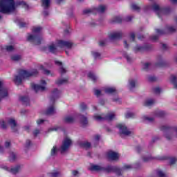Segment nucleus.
<instances>
[{
	"instance_id": "18",
	"label": "nucleus",
	"mask_w": 177,
	"mask_h": 177,
	"mask_svg": "<svg viewBox=\"0 0 177 177\" xmlns=\"http://www.w3.org/2000/svg\"><path fill=\"white\" fill-rule=\"evenodd\" d=\"M107 158L109 160H111L112 161H116V160H118V153L113 151H110L107 153L106 154Z\"/></svg>"
},
{
	"instance_id": "36",
	"label": "nucleus",
	"mask_w": 177,
	"mask_h": 177,
	"mask_svg": "<svg viewBox=\"0 0 177 177\" xmlns=\"http://www.w3.org/2000/svg\"><path fill=\"white\" fill-rule=\"evenodd\" d=\"M80 147H84V149H89L91 147V142H84L80 143Z\"/></svg>"
},
{
	"instance_id": "55",
	"label": "nucleus",
	"mask_w": 177,
	"mask_h": 177,
	"mask_svg": "<svg viewBox=\"0 0 177 177\" xmlns=\"http://www.w3.org/2000/svg\"><path fill=\"white\" fill-rule=\"evenodd\" d=\"M93 56L94 57L95 59H99V57H100V53L97 52H93Z\"/></svg>"
},
{
	"instance_id": "13",
	"label": "nucleus",
	"mask_w": 177,
	"mask_h": 177,
	"mask_svg": "<svg viewBox=\"0 0 177 177\" xmlns=\"http://www.w3.org/2000/svg\"><path fill=\"white\" fill-rule=\"evenodd\" d=\"M71 146V140L69 138H66L62 145L61 146V153H64V151H67L68 150V147Z\"/></svg>"
},
{
	"instance_id": "48",
	"label": "nucleus",
	"mask_w": 177,
	"mask_h": 177,
	"mask_svg": "<svg viewBox=\"0 0 177 177\" xmlns=\"http://www.w3.org/2000/svg\"><path fill=\"white\" fill-rule=\"evenodd\" d=\"M157 176L158 177H167V175H165V174H164V172H162L161 170H158L157 171Z\"/></svg>"
},
{
	"instance_id": "24",
	"label": "nucleus",
	"mask_w": 177,
	"mask_h": 177,
	"mask_svg": "<svg viewBox=\"0 0 177 177\" xmlns=\"http://www.w3.org/2000/svg\"><path fill=\"white\" fill-rule=\"evenodd\" d=\"M41 6L44 9H48L50 6V0H41Z\"/></svg>"
},
{
	"instance_id": "2",
	"label": "nucleus",
	"mask_w": 177,
	"mask_h": 177,
	"mask_svg": "<svg viewBox=\"0 0 177 177\" xmlns=\"http://www.w3.org/2000/svg\"><path fill=\"white\" fill-rule=\"evenodd\" d=\"M90 170L96 171L97 172L102 171V172H106V174H111V172H113L114 174H116L118 176H121L122 171L121 169L118 168V167L113 166L111 165H109L106 167H103L97 165H93L91 167Z\"/></svg>"
},
{
	"instance_id": "62",
	"label": "nucleus",
	"mask_w": 177,
	"mask_h": 177,
	"mask_svg": "<svg viewBox=\"0 0 177 177\" xmlns=\"http://www.w3.org/2000/svg\"><path fill=\"white\" fill-rule=\"evenodd\" d=\"M60 129L59 127H53L48 129L49 132H52L53 131H58Z\"/></svg>"
},
{
	"instance_id": "47",
	"label": "nucleus",
	"mask_w": 177,
	"mask_h": 177,
	"mask_svg": "<svg viewBox=\"0 0 177 177\" xmlns=\"http://www.w3.org/2000/svg\"><path fill=\"white\" fill-rule=\"evenodd\" d=\"M80 109L82 111H85L88 109V106L85 104V103L82 102L80 104Z\"/></svg>"
},
{
	"instance_id": "7",
	"label": "nucleus",
	"mask_w": 177,
	"mask_h": 177,
	"mask_svg": "<svg viewBox=\"0 0 177 177\" xmlns=\"http://www.w3.org/2000/svg\"><path fill=\"white\" fill-rule=\"evenodd\" d=\"M160 131L165 133V136L167 140H171L174 138V133L172 132V128L168 126H162L160 127Z\"/></svg>"
},
{
	"instance_id": "4",
	"label": "nucleus",
	"mask_w": 177,
	"mask_h": 177,
	"mask_svg": "<svg viewBox=\"0 0 177 177\" xmlns=\"http://www.w3.org/2000/svg\"><path fill=\"white\" fill-rule=\"evenodd\" d=\"M41 31H42V27H33L32 29V32L35 35H29L27 38V41H29L30 42H34L35 45H41L42 42Z\"/></svg>"
},
{
	"instance_id": "58",
	"label": "nucleus",
	"mask_w": 177,
	"mask_h": 177,
	"mask_svg": "<svg viewBox=\"0 0 177 177\" xmlns=\"http://www.w3.org/2000/svg\"><path fill=\"white\" fill-rule=\"evenodd\" d=\"M95 95L97 97H99L100 95H102V91L100 90L95 89Z\"/></svg>"
},
{
	"instance_id": "34",
	"label": "nucleus",
	"mask_w": 177,
	"mask_h": 177,
	"mask_svg": "<svg viewBox=\"0 0 177 177\" xmlns=\"http://www.w3.org/2000/svg\"><path fill=\"white\" fill-rule=\"evenodd\" d=\"M88 77L93 82H96V80L97 79L95 74L92 72H89L88 74Z\"/></svg>"
},
{
	"instance_id": "1",
	"label": "nucleus",
	"mask_w": 177,
	"mask_h": 177,
	"mask_svg": "<svg viewBox=\"0 0 177 177\" xmlns=\"http://www.w3.org/2000/svg\"><path fill=\"white\" fill-rule=\"evenodd\" d=\"M16 10L15 0H0V13L10 15Z\"/></svg>"
},
{
	"instance_id": "5",
	"label": "nucleus",
	"mask_w": 177,
	"mask_h": 177,
	"mask_svg": "<svg viewBox=\"0 0 177 177\" xmlns=\"http://www.w3.org/2000/svg\"><path fill=\"white\" fill-rule=\"evenodd\" d=\"M152 8L153 10L156 12L157 16L159 18H161V15H169L172 9L171 7H165L160 8V6L157 5L156 3L151 6H147L145 9L149 10Z\"/></svg>"
},
{
	"instance_id": "39",
	"label": "nucleus",
	"mask_w": 177,
	"mask_h": 177,
	"mask_svg": "<svg viewBox=\"0 0 177 177\" xmlns=\"http://www.w3.org/2000/svg\"><path fill=\"white\" fill-rule=\"evenodd\" d=\"M165 111H158L156 112V117L162 118L165 116Z\"/></svg>"
},
{
	"instance_id": "22",
	"label": "nucleus",
	"mask_w": 177,
	"mask_h": 177,
	"mask_svg": "<svg viewBox=\"0 0 177 177\" xmlns=\"http://www.w3.org/2000/svg\"><path fill=\"white\" fill-rule=\"evenodd\" d=\"M19 100L24 104L25 106H30V98L27 96H21L19 97Z\"/></svg>"
},
{
	"instance_id": "28",
	"label": "nucleus",
	"mask_w": 177,
	"mask_h": 177,
	"mask_svg": "<svg viewBox=\"0 0 177 177\" xmlns=\"http://www.w3.org/2000/svg\"><path fill=\"white\" fill-rule=\"evenodd\" d=\"M80 122L83 127H85V125H88V118L84 115H81L80 118Z\"/></svg>"
},
{
	"instance_id": "21",
	"label": "nucleus",
	"mask_w": 177,
	"mask_h": 177,
	"mask_svg": "<svg viewBox=\"0 0 177 177\" xmlns=\"http://www.w3.org/2000/svg\"><path fill=\"white\" fill-rule=\"evenodd\" d=\"M0 95L1 97H6L8 96V90L2 87V82L0 81ZM1 102V98H0Z\"/></svg>"
},
{
	"instance_id": "33",
	"label": "nucleus",
	"mask_w": 177,
	"mask_h": 177,
	"mask_svg": "<svg viewBox=\"0 0 177 177\" xmlns=\"http://www.w3.org/2000/svg\"><path fill=\"white\" fill-rule=\"evenodd\" d=\"M153 104H154V100L153 99L148 100L144 103V106L146 107H150V106H153Z\"/></svg>"
},
{
	"instance_id": "60",
	"label": "nucleus",
	"mask_w": 177,
	"mask_h": 177,
	"mask_svg": "<svg viewBox=\"0 0 177 177\" xmlns=\"http://www.w3.org/2000/svg\"><path fill=\"white\" fill-rule=\"evenodd\" d=\"M72 175L73 176H78V175H80V171H78L77 170H73Z\"/></svg>"
},
{
	"instance_id": "31",
	"label": "nucleus",
	"mask_w": 177,
	"mask_h": 177,
	"mask_svg": "<svg viewBox=\"0 0 177 177\" xmlns=\"http://www.w3.org/2000/svg\"><path fill=\"white\" fill-rule=\"evenodd\" d=\"M111 23L121 24L122 23V18H121V17L116 16L111 20Z\"/></svg>"
},
{
	"instance_id": "40",
	"label": "nucleus",
	"mask_w": 177,
	"mask_h": 177,
	"mask_svg": "<svg viewBox=\"0 0 177 177\" xmlns=\"http://www.w3.org/2000/svg\"><path fill=\"white\" fill-rule=\"evenodd\" d=\"M20 59H21V57L17 55H15L11 57V60H13V62H19Z\"/></svg>"
},
{
	"instance_id": "59",
	"label": "nucleus",
	"mask_w": 177,
	"mask_h": 177,
	"mask_svg": "<svg viewBox=\"0 0 177 177\" xmlns=\"http://www.w3.org/2000/svg\"><path fill=\"white\" fill-rule=\"evenodd\" d=\"M154 93H160L161 92V88L160 87H156L153 88Z\"/></svg>"
},
{
	"instance_id": "32",
	"label": "nucleus",
	"mask_w": 177,
	"mask_h": 177,
	"mask_svg": "<svg viewBox=\"0 0 177 177\" xmlns=\"http://www.w3.org/2000/svg\"><path fill=\"white\" fill-rule=\"evenodd\" d=\"M19 171H20V165H17L14 168H11L10 172H11V174H13L14 175H16V174H17Z\"/></svg>"
},
{
	"instance_id": "9",
	"label": "nucleus",
	"mask_w": 177,
	"mask_h": 177,
	"mask_svg": "<svg viewBox=\"0 0 177 177\" xmlns=\"http://www.w3.org/2000/svg\"><path fill=\"white\" fill-rule=\"evenodd\" d=\"M176 29L174 26H167L165 29H156V32L158 35H165L166 34H170L171 32H175Z\"/></svg>"
},
{
	"instance_id": "6",
	"label": "nucleus",
	"mask_w": 177,
	"mask_h": 177,
	"mask_svg": "<svg viewBox=\"0 0 177 177\" xmlns=\"http://www.w3.org/2000/svg\"><path fill=\"white\" fill-rule=\"evenodd\" d=\"M106 11V6L103 5H100L98 8H92L88 9H85L83 10V15H89L92 13L95 15V13H104Z\"/></svg>"
},
{
	"instance_id": "49",
	"label": "nucleus",
	"mask_w": 177,
	"mask_h": 177,
	"mask_svg": "<svg viewBox=\"0 0 177 177\" xmlns=\"http://www.w3.org/2000/svg\"><path fill=\"white\" fill-rule=\"evenodd\" d=\"M148 81L149 82H155V81H157V77H156L155 76H149L148 77Z\"/></svg>"
},
{
	"instance_id": "52",
	"label": "nucleus",
	"mask_w": 177,
	"mask_h": 177,
	"mask_svg": "<svg viewBox=\"0 0 177 177\" xmlns=\"http://www.w3.org/2000/svg\"><path fill=\"white\" fill-rule=\"evenodd\" d=\"M125 169H132V166L131 165H124L122 167V170L125 171Z\"/></svg>"
},
{
	"instance_id": "44",
	"label": "nucleus",
	"mask_w": 177,
	"mask_h": 177,
	"mask_svg": "<svg viewBox=\"0 0 177 177\" xmlns=\"http://www.w3.org/2000/svg\"><path fill=\"white\" fill-rule=\"evenodd\" d=\"M123 56L126 59V60L128 62V63H131V62H132V58H131L129 57V55H128L127 53H124Z\"/></svg>"
},
{
	"instance_id": "12",
	"label": "nucleus",
	"mask_w": 177,
	"mask_h": 177,
	"mask_svg": "<svg viewBox=\"0 0 177 177\" xmlns=\"http://www.w3.org/2000/svg\"><path fill=\"white\" fill-rule=\"evenodd\" d=\"M156 158V160H158L159 161H164L165 160H169V165H174V164H175L176 162V158H171L167 156H158Z\"/></svg>"
},
{
	"instance_id": "57",
	"label": "nucleus",
	"mask_w": 177,
	"mask_h": 177,
	"mask_svg": "<svg viewBox=\"0 0 177 177\" xmlns=\"http://www.w3.org/2000/svg\"><path fill=\"white\" fill-rule=\"evenodd\" d=\"M149 67H150V63H145L144 64L143 70L147 71V70H149Z\"/></svg>"
},
{
	"instance_id": "30",
	"label": "nucleus",
	"mask_w": 177,
	"mask_h": 177,
	"mask_svg": "<svg viewBox=\"0 0 177 177\" xmlns=\"http://www.w3.org/2000/svg\"><path fill=\"white\" fill-rule=\"evenodd\" d=\"M68 81V79H59L55 82V84L57 85H63V84H67V82Z\"/></svg>"
},
{
	"instance_id": "16",
	"label": "nucleus",
	"mask_w": 177,
	"mask_h": 177,
	"mask_svg": "<svg viewBox=\"0 0 177 177\" xmlns=\"http://www.w3.org/2000/svg\"><path fill=\"white\" fill-rule=\"evenodd\" d=\"M59 95H60V92L57 88H55L52 92V95L50 98L51 103H55V100L56 99H59Z\"/></svg>"
},
{
	"instance_id": "64",
	"label": "nucleus",
	"mask_w": 177,
	"mask_h": 177,
	"mask_svg": "<svg viewBox=\"0 0 177 177\" xmlns=\"http://www.w3.org/2000/svg\"><path fill=\"white\" fill-rule=\"evenodd\" d=\"M33 135L35 137L38 136L39 135V129H35L33 132Z\"/></svg>"
},
{
	"instance_id": "61",
	"label": "nucleus",
	"mask_w": 177,
	"mask_h": 177,
	"mask_svg": "<svg viewBox=\"0 0 177 177\" xmlns=\"http://www.w3.org/2000/svg\"><path fill=\"white\" fill-rule=\"evenodd\" d=\"M150 39H151V41H157V39H158V35L151 36Z\"/></svg>"
},
{
	"instance_id": "63",
	"label": "nucleus",
	"mask_w": 177,
	"mask_h": 177,
	"mask_svg": "<svg viewBox=\"0 0 177 177\" xmlns=\"http://www.w3.org/2000/svg\"><path fill=\"white\" fill-rule=\"evenodd\" d=\"M133 19V16H127L126 18H125V21H131L132 19Z\"/></svg>"
},
{
	"instance_id": "15",
	"label": "nucleus",
	"mask_w": 177,
	"mask_h": 177,
	"mask_svg": "<svg viewBox=\"0 0 177 177\" xmlns=\"http://www.w3.org/2000/svg\"><path fill=\"white\" fill-rule=\"evenodd\" d=\"M122 38V32H115L109 34V39L111 41L114 39H121Z\"/></svg>"
},
{
	"instance_id": "42",
	"label": "nucleus",
	"mask_w": 177,
	"mask_h": 177,
	"mask_svg": "<svg viewBox=\"0 0 177 177\" xmlns=\"http://www.w3.org/2000/svg\"><path fill=\"white\" fill-rule=\"evenodd\" d=\"M131 9H132L133 10H136V12H140V7L138 6L137 4L133 3V4L131 5Z\"/></svg>"
},
{
	"instance_id": "17",
	"label": "nucleus",
	"mask_w": 177,
	"mask_h": 177,
	"mask_svg": "<svg viewBox=\"0 0 177 177\" xmlns=\"http://www.w3.org/2000/svg\"><path fill=\"white\" fill-rule=\"evenodd\" d=\"M158 62L155 64L156 67H167V62L162 60V57L161 55H158L157 57Z\"/></svg>"
},
{
	"instance_id": "11",
	"label": "nucleus",
	"mask_w": 177,
	"mask_h": 177,
	"mask_svg": "<svg viewBox=\"0 0 177 177\" xmlns=\"http://www.w3.org/2000/svg\"><path fill=\"white\" fill-rule=\"evenodd\" d=\"M153 49V46L149 44H146L144 46H137L134 48V52L136 53L138 52H149Z\"/></svg>"
},
{
	"instance_id": "27",
	"label": "nucleus",
	"mask_w": 177,
	"mask_h": 177,
	"mask_svg": "<svg viewBox=\"0 0 177 177\" xmlns=\"http://www.w3.org/2000/svg\"><path fill=\"white\" fill-rule=\"evenodd\" d=\"M171 83L174 85L175 89H177V78L176 76L172 75L171 76Z\"/></svg>"
},
{
	"instance_id": "14",
	"label": "nucleus",
	"mask_w": 177,
	"mask_h": 177,
	"mask_svg": "<svg viewBox=\"0 0 177 177\" xmlns=\"http://www.w3.org/2000/svg\"><path fill=\"white\" fill-rule=\"evenodd\" d=\"M57 45L59 48H67L68 49H71L73 47V43L64 40H59L57 41Z\"/></svg>"
},
{
	"instance_id": "45",
	"label": "nucleus",
	"mask_w": 177,
	"mask_h": 177,
	"mask_svg": "<svg viewBox=\"0 0 177 177\" xmlns=\"http://www.w3.org/2000/svg\"><path fill=\"white\" fill-rule=\"evenodd\" d=\"M48 175H50V177H59L60 176V172L55 171V172L50 173L48 174Z\"/></svg>"
},
{
	"instance_id": "20",
	"label": "nucleus",
	"mask_w": 177,
	"mask_h": 177,
	"mask_svg": "<svg viewBox=\"0 0 177 177\" xmlns=\"http://www.w3.org/2000/svg\"><path fill=\"white\" fill-rule=\"evenodd\" d=\"M8 124L10 125L12 132H17V123H16L15 119H10Z\"/></svg>"
},
{
	"instance_id": "46",
	"label": "nucleus",
	"mask_w": 177,
	"mask_h": 177,
	"mask_svg": "<svg viewBox=\"0 0 177 177\" xmlns=\"http://www.w3.org/2000/svg\"><path fill=\"white\" fill-rule=\"evenodd\" d=\"M41 70H43L44 73L46 74V75H49V74H50V71L45 69V68L44 67V66H40Z\"/></svg>"
},
{
	"instance_id": "35",
	"label": "nucleus",
	"mask_w": 177,
	"mask_h": 177,
	"mask_svg": "<svg viewBox=\"0 0 177 177\" xmlns=\"http://www.w3.org/2000/svg\"><path fill=\"white\" fill-rule=\"evenodd\" d=\"M48 49L51 53H56V52H57V48L55 46V44L50 45Z\"/></svg>"
},
{
	"instance_id": "54",
	"label": "nucleus",
	"mask_w": 177,
	"mask_h": 177,
	"mask_svg": "<svg viewBox=\"0 0 177 177\" xmlns=\"http://www.w3.org/2000/svg\"><path fill=\"white\" fill-rule=\"evenodd\" d=\"M30 146H31V140H27L25 145L26 149H30Z\"/></svg>"
},
{
	"instance_id": "8",
	"label": "nucleus",
	"mask_w": 177,
	"mask_h": 177,
	"mask_svg": "<svg viewBox=\"0 0 177 177\" xmlns=\"http://www.w3.org/2000/svg\"><path fill=\"white\" fill-rule=\"evenodd\" d=\"M115 117V115H114V113H109L106 115L104 117H102L99 115H95L93 116V118L96 121H111L112 120H114Z\"/></svg>"
},
{
	"instance_id": "29",
	"label": "nucleus",
	"mask_w": 177,
	"mask_h": 177,
	"mask_svg": "<svg viewBox=\"0 0 177 177\" xmlns=\"http://www.w3.org/2000/svg\"><path fill=\"white\" fill-rule=\"evenodd\" d=\"M16 158H17L16 153L10 152L9 156V161L10 162H15V161H16Z\"/></svg>"
},
{
	"instance_id": "3",
	"label": "nucleus",
	"mask_w": 177,
	"mask_h": 177,
	"mask_svg": "<svg viewBox=\"0 0 177 177\" xmlns=\"http://www.w3.org/2000/svg\"><path fill=\"white\" fill-rule=\"evenodd\" d=\"M35 75H38V71L37 69H33L30 72L26 70H21L19 71V75L15 76L14 82L16 85H21L23 80L30 78V77H35Z\"/></svg>"
},
{
	"instance_id": "23",
	"label": "nucleus",
	"mask_w": 177,
	"mask_h": 177,
	"mask_svg": "<svg viewBox=\"0 0 177 177\" xmlns=\"http://www.w3.org/2000/svg\"><path fill=\"white\" fill-rule=\"evenodd\" d=\"M105 93H108L109 95H116L117 89L114 87H108L105 88Z\"/></svg>"
},
{
	"instance_id": "43",
	"label": "nucleus",
	"mask_w": 177,
	"mask_h": 177,
	"mask_svg": "<svg viewBox=\"0 0 177 177\" xmlns=\"http://www.w3.org/2000/svg\"><path fill=\"white\" fill-rule=\"evenodd\" d=\"M17 5H19L20 6H22L24 8V9H28V6L27 5V3L24 1H19L17 3Z\"/></svg>"
},
{
	"instance_id": "50",
	"label": "nucleus",
	"mask_w": 177,
	"mask_h": 177,
	"mask_svg": "<svg viewBox=\"0 0 177 177\" xmlns=\"http://www.w3.org/2000/svg\"><path fill=\"white\" fill-rule=\"evenodd\" d=\"M125 117L126 118H134L135 114L133 113H127Z\"/></svg>"
},
{
	"instance_id": "56",
	"label": "nucleus",
	"mask_w": 177,
	"mask_h": 177,
	"mask_svg": "<svg viewBox=\"0 0 177 177\" xmlns=\"http://www.w3.org/2000/svg\"><path fill=\"white\" fill-rule=\"evenodd\" d=\"M106 42H107V39L102 40L99 42V46H105Z\"/></svg>"
},
{
	"instance_id": "41",
	"label": "nucleus",
	"mask_w": 177,
	"mask_h": 177,
	"mask_svg": "<svg viewBox=\"0 0 177 177\" xmlns=\"http://www.w3.org/2000/svg\"><path fill=\"white\" fill-rule=\"evenodd\" d=\"M155 158H153L151 156H149V157H146V156H144L142 157V161L144 162H149V161H151V160H154Z\"/></svg>"
},
{
	"instance_id": "25",
	"label": "nucleus",
	"mask_w": 177,
	"mask_h": 177,
	"mask_svg": "<svg viewBox=\"0 0 177 177\" xmlns=\"http://www.w3.org/2000/svg\"><path fill=\"white\" fill-rule=\"evenodd\" d=\"M74 118L72 116H66L64 118V122H66V124H73L74 122Z\"/></svg>"
},
{
	"instance_id": "10",
	"label": "nucleus",
	"mask_w": 177,
	"mask_h": 177,
	"mask_svg": "<svg viewBox=\"0 0 177 177\" xmlns=\"http://www.w3.org/2000/svg\"><path fill=\"white\" fill-rule=\"evenodd\" d=\"M116 128L119 129L120 135H124V136H129L131 135V131L128 130V127L123 124H118Z\"/></svg>"
},
{
	"instance_id": "37",
	"label": "nucleus",
	"mask_w": 177,
	"mask_h": 177,
	"mask_svg": "<svg viewBox=\"0 0 177 177\" xmlns=\"http://www.w3.org/2000/svg\"><path fill=\"white\" fill-rule=\"evenodd\" d=\"M56 154H57V147L54 146L50 151V156L53 157Z\"/></svg>"
},
{
	"instance_id": "51",
	"label": "nucleus",
	"mask_w": 177,
	"mask_h": 177,
	"mask_svg": "<svg viewBox=\"0 0 177 177\" xmlns=\"http://www.w3.org/2000/svg\"><path fill=\"white\" fill-rule=\"evenodd\" d=\"M15 49V48L13 47V46H6V50H7V52H12V50H13Z\"/></svg>"
},
{
	"instance_id": "38",
	"label": "nucleus",
	"mask_w": 177,
	"mask_h": 177,
	"mask_svg": "<svg viewBox=\"0 0 177 177\" xmlns=\"http://www.w3.org/2000/svg\"><path fill=\"white\" fill-rule=\"evenodd\" d=\"M129 82L130 85V91H132V88L136 86V81L133 80H130Z\"/></svg>"
},
{
	"instance_id": "26",
	"label": "nucleus",
	"mask_w": 177,
	"mask_h": 177,
	"mask_svg": "<svg viewBox=\"0 0 177 177\" xmlns=\"http://www.w3.org/2000/svg\"><path fill=\"white\" fill-rule=\"evenodd\" d=\"M55 113V106L52 105L50 106L45 112L46 115H50V114H53Z\"/></svg>"
},
{
	"instance_id": "53",
	"label": "nucleus",
	"mask_w": 177,
	"mask_h": 177,
	"mask_svg": "<svg viewBox=\"0 0 177 177\" xmlns=\"http://www.w3.org/2000/svg\"><path fill=\"white\" fill-rule=\"evenodd\" d=\"M66 73H67V71L66 70V68H64V67L61 66L60 67V74L61 75H63L64 74H66Z\"/></svg>"
},
{
	"instance_id": "19",
	"label": "nucleus",
	"mask_w": 177,
	"mask_h": 177,
	"mask_svg": "<svg viewBox=\"0 0 177 177\" xmlns=\"http://www.w3.org/2000/svg\"><path fill=\"white\" fill-rule=\"evenodd\" d=\"M30 86H31L32 89L35 90L36 93L37 92H39V91H41V92H44V91H45V89H46V88L45 86L38 85V84H35L34 83L30 84Z\"/></svg>"
}]
</instances>
